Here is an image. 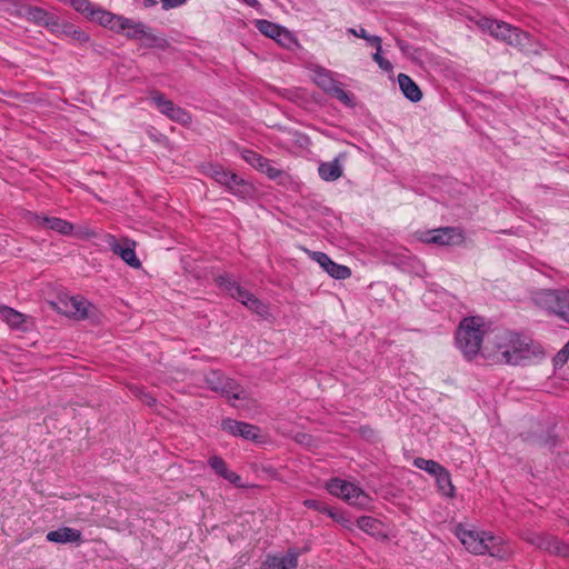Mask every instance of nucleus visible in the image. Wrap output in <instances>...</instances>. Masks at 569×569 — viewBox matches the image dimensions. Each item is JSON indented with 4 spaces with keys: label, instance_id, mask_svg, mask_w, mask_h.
Here are the masks:
<instances>
[{
    "label": "nucleus",
    "instance_id": "1",
    "mask_svg": "<svg viewBox=\"0 0 569 569\" xmlns=\"http://www.w3.org/2000/svg\"><path fill=\"white\" fill-rule=\"evenodd\" d=\"M485 350L495 361L507 365H521L543 357L539 343L527 336L506 329L493 331L487 339Z\"/></svg>",
    "mask_w": 569,
    "mask_h": 569
},
{
    "label": "nucleus",
    "instance_id": "2",
    "mask_svg": "<svg viewBox=\"0 0 569 569\" xmlns=\"http://www.w3.org/2000/svg\"><path fill=\"white\" fill-rule=\"evenodd\" d=\"M457 537L466 549L475 555H490L499 560H507L511 555L510 546L499 536L488 531L470 530L459 527Z\"/></svg>",
    "mask_w": 569,
    "mask_h": 569
},
{
    "label": "nucleus",
    "instance_id": "3",
    "mask_svg": "<svg viewBox=\"0 0 569 569\" xmlns=\"http://www.w3.org/2000/svg\"><path fill=\"white\" fill-rule=\"evenodd\" d=\"M485 332V320L481 317H466L460 321L456 341L465 357L471 359L479 353Z\"/></svg>",
    "mask_w": 569,
    "mask_h": 569
},
{
    "label": "nucleus",
    "instance_id": "4",
    "mask_svg": "<svg viewBox=\"0 0 569 569\" xmlns=\"http://www.w3.org/2000/svg\"><path fill=\"white\" fill-rule=\"evenodd\" d=\"M535 302L569 323V290L568 289H543L535 295Z\"/></svg>",
    "mask_w": 569,
    "mask_h": 569
},
{
    "label": "nucleus",
    "instance_id": "5",
    "mask_svg": "<svg viewBox=\"0 0 569 569\" xmlns=\"http://www.w3.org/2000/svg\"><path fill=\"white\" fill-rule=\"evenodd\" d=\"M326 489L330 495L359 508H366L370 501L369 496L360 487L340 478L330 479Z\"/></svg>",
    "mask_w": 569,
    "mask_h": 569
},
{
    "label": "nucleus",
    "instance_id": "6",
    "mask_svg": "<svg viewBox=\"0 0 569 569\" xmlns=\"http://www.w3.org/2000/svg\"><path fill=\"white\" fill-rule=\"evenodd\" d=\"M17 16L58 36L59 17L43 8L21 2L17 4Z\"/></svg>",
    "mask_w": 569,
    "mask_h": 569
},
{
    "label": "nucleus",
    "instance_id": "7",
    "mask_svg": "<svg viewBox=\"0 0 569 569\" xmlns=\"http://www.w3.org/2000/svg\"><path fill=\"white\" fill-rule=\"evenodd\" d=\"M149 98L158 111L169 118L171 121L177 122L183 127H190L192 123V116L186 109L177 106L172 100L168 99L164 93L159 90H151Z\"/></svg>",
    "mask_w": 569,
    "mask_h": 569
},
{
    "label": "nucleus",
    "instance_id": "8",
    "mask_svg": "<svg viewBox=\"0 0 569 569\" xmlns=\"http://www.w3.org/2000/svg\"><path fill=\"white\" fill-rule=\"evenodd\" d=\"M204 381L210 390L221 393L229 401L249 400L248 393L234 380L226 377L219 370L210 371Z\"/></svg>",
    "mask_w": 569,
    "mask_h": 569
},
{
    "label": "nucleus",
    "instance_id": "9",
    "mask_svg": "<svg viewBox=\"0 0 569 569\" xmlns=\"http://www.w3.org/2000/svg\"><path fill=\"white\" fill-rule=\"evenodd\" d=\"M525 540L537 549L555 557L569 558V543L546 532L528 533Z\"/></svg>",
    "mask_w": 569,
    "mask_h": 569
},
{
    "label": "nucleus",
    "instance_id": "10",
    "mask_svg": "<svg viewBox=\"0 0 569 569\" xmlns=\"http://www.w3.org/2000/svg\"><path fill=\"white\" fill-rule=\"evenodd\" d=\"M477 23L483 31H488L496 39L506 41L509 44L520 42V30L507 22L482 17Z\"/></svg>",
    "mask_w": 569,
    "mask_h": 569
},
{
    "label": "nucleus",
    "instance_id": "11",
    "mask_svg": "<svg viewBox=\"0 0 569 569\" xmlns=\"http://www.w3.org/2000/svg\"><path fill=\"white\" fill-rule=\"evenodd\" d=\"M465 233L458 227H442L425 233L423 241L438 246H460L465 242Z\"/></svg>",
    "mask_w": 569,
    "mask_h": 569
},
{
    "label": "nucleus",
    "instance_id": "12",
    "mask_svg": "<svg viewBox=\"0 0 569 569\" xmlns=\"http://www.w3.org/2000/svg\"><path fill=\"white\" fill-rule=\"evenodd\" d=\"M241 158L271 180H277L284 174L283 170L274 167L271 160L253 150L243 149L241 151Z\"/></svg>",
    "mask_w": 569,
    "mask_h": 569
},
{
    "label": "nucleus",
    "instance_id": "13",
    "mask_svg": "<svg viewBox=\"0 0 569 569\" xmlns=\"http://www.w3.org/2000/svg\"><path fill=\"white\" fill-rule=\"evenodd\" d=\"M148 30L149 29L144 23L133 21L132 19L126 17L122 18L121 24L119 27V33L124 32L128 39L133 40L144 38L147 40V46L151 48L158 43L159 38L156 34L150 33Z\"/></svg>",
    "mask_w": 569,
    "mask_h": 569
},
{
    "label": "nucleus",
    "instance_id": "14",
    "mask_svg": "<svg viewBox=\"0 0 569 569\" xmlns=\"http://www.w3.org/2000/svg\"><path fill=\"white\" fill-rule=\"evenodd\" d=\"M59 310L77 320H84L89 317V310L93 306L82 297H68L60 300Z\"/></svg>",
    "mask_w": 569,
    "mask_h": 569
},
{
    "label": "nucleus",
    "instance_id": "15",
    "mask_svg": "<svg viewBox=\"0 0 569 569\" xmlns=\"http://www.w3.org/2000/svg\"><path fill=\"white\" fill-rule=\"evenodd\" d=\"M108 244L112 252L119 256L127 264L132 268H140L141 261L136 256L134 242L123 239L121 242L114 236H109Z\"/></svg>",
    "mask_w": 569,
    "mask_h": 569
},
{
    "label": "nucleus",
    "instance_id": "16",
    "mask_svg": "<svg viewBox=\"0 0 569 569\" xmlns=\"http://www.w3.org/2000/svg\"><path fill=\"white\" fill-rule=\"evenodd\" d=\"M301 552L297 548L288 549L287 553L267 555L262 562V569H296Z\"/></svg>",
    "mask_w": 569,
    "mask_h": 569
},
{
    "label": "nucleus",
    "instance_id": "17",
    "mask_svg": "<svg viewBox=\"0 0 569 569\" xmlns=\"http://www.w3.org/2000/svg\"><path fill=\"white\" fill-rule=\"evenodd\" d=\"M309 256L335 279L345 280L351 276V270L347 266L336 263L325 252L309 251Z\"/></svg>",
    "mask_w": 569,
    "mask_h": 569
},
{
    "label": "nucleus",
    "instance_id": "18",
    "mask_svg": "<svg viewBox=\"0 0 569 569\" xmlns=\"http://www.w3.org/2000/svg\"><path fill=\"white\" fill-rule=\"evenodd\" d=\"M221 428L224 431H228L232 436L242 437L247 440L258 441L260 438V429L259 427L243 422L237 421L230 418L223 419L221 422Z\"/></svg>",
    "mask_w": 569,
    "mask_h": 569
},
{
    "label": "nucleus",
    "instance_id": "19",
    "mask_svg": "<svg viewBox=\"0 0 569 569\" xmlns=\"http://www.w3.org/2000/svg\"><path fill=\"white\" fill-rule=\"evenodd\" d=\"M30 222H32L39 228L50 229L62 236H69L73 232V224L58 217H48L38 213H31Z\"/></svg>",
    "mask_w": 569,
    "mask_h": 569
},
{
    "label": "nucleus",
    "instance_id": "20",
    "mask_svg": "<svg viewBox=\"0 0 569 569\" xmlns=\"http://www.w3.org/2000/svg\"><path fill=\"white\" fill-rule=\"evenodd\" d=\"M47 540L56 543H81V531L70 527H61L47 533Z\"/></svg>",
    "mask_w": 569,
    "mask_h": 569
},
{
    "label": "nucleus",
    "instance_id": "21",
    "mask_svg": "<svg viewBox=\"0 0 569 569\" xmlns=\"http://www.w3.org/2000/svg\"><path fill=\"white\" fill-rule=\"evenodd\" d=\"M224 188L240 199H246L253 192V186L234 172H231Z\"/></svg>",
    "mask_w": 569,
    "mask_h": 569
},
{
    "label": "nucleus",
    "instance_id": "22",
    "mask_svg": "<svg viewBox=\"0 0 569 569\" xmlns=\"http://www.w3.org/2000/svg\"><path fill=\"white\" fill-rule=\"evenodd\" d=\"M122 18L123 16L114 14L98 6L90 20L99 23L104 28H108L113 32L119 33V27L121 24Z\"/></svg>",
    "mask_w": 569,
    "mask_h": 569
},
{
    "label": "nucleus",
    "instance_id": "23",
    "mask_svg": "<svg viewBox=\"0 0 569 569\" xmlns=\"http://www.w3.org/2000/svg\"><path fill=\"white\" fill-rule=\"evenodd\" d=\"M208 465L210 468L221 478L226 479L230 483H233L237 487H242L240 483V476L236 472L229 470L226 461L219 456H212L208 460Z\"/></svg>",
    "mask_w": 569,
    "mask_h": 569
},
{
    "label": "nucleus",
    "instance_id": "24",
    "mask_svg": "<svg viewBox=\"0 0 569 569\" xmlns=\"http://www.w3.org/2000/svg\"><path fill=\"white\" fill-rule=\"evenodd\" d=\"M398 83L401 92L408 100L418 102L422 99V92L420 88L408 74L399 73Z\"/></svg>",
    "mask_w": 569,
    "mask_h": 569
},
{
    "label": "nucleus",
    "instance_id": "25",
    "mask_svg": "<svg viewBox=\"0 0 569 569\" xmlns=\"http://www.w3.org/2000/svg\"><path fill=\"white\" fill-rule=\"evenodd\" d=\"M58 34H63L66 37L71 38L76 43L83 44L90 40V36L82 30L80 27L70 23V22H61L59 20V32Z\"/></svg>",
    "mask_w": 569,
    "mask_h": 569
},
{
    "label": "nucleus",
    "instance_id": "26",
    "mask_svg": "<svg viewBox=\"0 0 569 569\" xmlns=\"http://www.w3.org/2000/svg\"><path fill=\"white\" fill-rule=\"evenodd\" d=\"M342 167L338 159L328 162H321L318 167V173L325 181H336L342 176Z\"/></svg>",
    "mask_w": 569,
    "mask_h": 569
},
{
    "label": "nucleus",
    "instance_id": "27",
    "mask_svg": "<svg viewBox=\"0 0 569 569\" xmlns=\"http://www.w3.org/2000/svg\"><path fill=\"white\" fill-rule=\"evenodd\" d=\"M0 317L11 328L21 329L26 322L27 317L8 306H0Z\"/></svg>",
    "mask_w": 569,
    "mask_h": 569
},
{
    "label": "nucleus",
    "instance_id": "28",
    "mask_svg": "<svg viewBox=\"0 0 569 569\" xmlns=\"http://www.w3.org/2000/svg\"><path fill=\"white\" fill-rule=\"evenodd\" d=\"M281 48L293 51L300 48V42L296 34L284 27H280L276 38L273 39Z\"/></svg>",
    "mask_w": 569,
    "mask_h": 569
},
{
    "label": "nucleus",
    "instance_id": "29",
    "mask_svg": "<svg viewBox=\"0 0 569 569\" xmlns=\"http://www.w3.org/2000/svg\"><path fill=\"white\" fill-rule=\"evenodd\" d=\"M435 478L439 492L446 497L453 498L456 488L452 483L450 472L443 468Z\"/></svg>",
    "mask_w": 569,
    "mask_h": 569
},
{
    "label": "nucleus",
    "instance_id": "30",
    "mask_svg": "<svg viewBox=\"0 0 569 569\" xmlns=\"http://www.w3.org/2000/svg\"><path fill=\"white\" fill-rule=\"evenodd\" d=\"M357 526L363 532L370 536H376L380 533L381 521L371 516H361L357 519Z\"/></svg>",
    "mask_w": 569,
    "mask_h": 569
},
{
    "label": "nucleus",
    "instance_id": "31",
    "mask_svg": "<svg viewBox=\"0 0 569 569\" xmlns=\"http://www.w3.org/2000/svg\"><path fill=\"white\" fill-rule=\"evenodd\" d=\"M315 82L327 93L332 88V86H335L337 80L333 79L331 71L325 68H318L315 71Z\"/></svg>",
    "mask_w": 569,
    "mask_h": 569
},
{
    "label": "nucleus",
    "instance_id": "32",
    "mask_svg": "<svg viewBox=\"0 0 569 569\" xmlns=\"http://www.w3.org/2000/svg\"><path fill=\"white\" fill-rule=\"evenodd\" d=\"M231 172L232 171L226 169L220 164H209L206 168V174L223 187L227 180L229 179Z\"/></svg>",
    "mask_w": 569,
    "mask_h": 569
},
{
    "label": "nucleus",
    "instance_id": "33",
    "mask_svg": "<svg viewBox=\"0 0 569 569\" xmlns=\"http://www.w3.org/2000/svg\"><path fill=\"white\" fill-rule=\"evenodd\" d=\"M254 27L261 34L273 40L281 26L266 19H257Z\"/></svg>",
    "mask_w": 569,
    "mask_h": 569
},
{
    "label": "nucleus",
    "instance_id": "34",
    "mask_svg": "<svg viewBox=\"0 0 569 569\" xmlns=\"http://www.w3.org/2000/svg\"><path fill=\"white\" fill-rule=\"evenodd\" d=\"M413 466L420 470L428 472L433 477H436L445 468L435 460H429L421 457H418L413 460Z\"/></svg>",
    "mask_w": 569,
    "mask_h": 569
},
{
    "label": "nucleus",
    "instance_id": "35",
    "mask_svg": "<svg viewBox=\"0 0 569 569\" xmlns=\"http://www.w3.org/2000/svg\"><path fill=\"white\" fill-rule=\"evenodd\" d=\"M217 286L227 291L232 297L241 287L239 282L230 274H221L216 278Z\"/></svg>",
    "mask_w": 569,
    "mask_h": 569
},
{
    "label": "nucleus",
    "instance_id": "36",
    "mask_svg": "<svg viewBox=\"0 0 569 569\" xmlns=\"http://www.w3.org/2000/svg\"><path fill=\"white\" fill-rule=\"evenodd\" d=\"M69 3L77 12L84 16L89 20L98 7L89 0H69Z\"/></svg>",
    "mask_w": 569,
    "mask_h": 569
},
{
    "label": "nucleus",
    "instance_id": "37",
    "mask_svg": "<svg viewBox=\"0 0 569 569\" xmlns=\"http://www.w3.org/2000/svg\"><path fill=\"white\" fill-rule=\"evenodd\" d=\"M347 32L352 34V36H355V37L365 39L371 46H375L376 50H378V51L382 50V46H381L382 40H381V38L378 37V36H370V34H368L365 28H359V29L348 28Z\"/></svg>",
    "mask_w": 569,
    "mask_h": 569
},
{
    "label": "nucleus",
    "instance_id": "38",
    "mask_svg": "<svg viewBox=\"0 0 569 569\" xmlns=\"http://www.w3.org/2000/svg\"><path fill=\"white\" fill-rule=\"evenodd\" d=\"M331 97L336 98L340 102H342L346 106L351 104V97L350 94L342 88V83L337 81L335 86L327 92Z\"/></svg>",
    "mask_w": 569,
    "mask_h": 569
},
{
    "label": "nucleus",
    "instance_id": "39",
    "mask_svg": "<svg viewBox=\"0 0 569 569\" xmlns=\"http://www.w3.org/2000/svg\"><path fill=\"white\" fill-rule=\"evenodd\" d=\"M244 306L260 316L266 315L268 311L267 306L261 300H259L253 293L248 301H244Z\"/></svg>",
    "mask_w": 569,
    "mask_h": 569
},
{
    "label": "nucleus",
    "instance_id": "40",
    "mask_svg": "<svg viewBox=\"0 0 569 569\" xmlns=\"http://www.w3.org/2000/svg\"><path fill=\"white\" fill-rule=\"evenodd\" d=\"M372 59L375 60V62L378 63V66L385 70V71H391L392 70V63L387 60L386 58H383L381 56V51H376L373 54H372Z\"/></svg>",
    "mask_w": 569,
    "mask_h": 569
},
{
    "label": "nucleus",
    "instance_id": "41",
    "mask_svg": "<svg viewBox=\"0 0 569 569\" xmlns=\"http://www.w3.org/2000/svg\"><path fill=\"white\" fill-rule=\"evenodd\" d=\"M303 505L307 508L313 509L321 513H325L327 511V507H328V505H326L325 502H322L320 500H316V499H307L303 501Z\"/></svg>",
    "mask_w": 569,
    "mask_h": 569
},
{
    "label": "nucleus",
    "instance_id": "42",
    "mask_svg": "<svg viewBox=\"0 0 569 569\" xmlns=\"http://www.w3.org/2000/svg\"><path fill=\"white\" fill-rule=\"evenodd\" d=\"M569 359V352L565 349H561L557 352V355L553 357V365L555 367H562Z\"/></svg>",
    "mask_w": 569,
    "mask_h": 569
},
{
    "label": "nucleus",
    "instance_id": "43",
    "mask_svg": "<svg viewBox=\"0 0 569 569\" xmlns=\"http://www.w3.org/2000/svg\"><path fill=\"white\" fill-rule=\"evenodd\" d=\"M251 296L252 293L250 291H248L243 287H240L232 296V298L240 301L244 306V301H248Z\"/></svg>",
    "mask_w": 569,
    "mask_h": 569
},
{
    "label": "nucleus",
    "instance_id": "44",
    "mask_svg": "<svg viewBox=\"0 0 569 569\" xmlns=\"http://www.w3.org/2000/svg\"><path fill=\"white\" fill-rule=\"evenodd\" d=\"M187 0H161L162 9L169 10L183 6Z\"/></svg>",
    "mask_w": 569,
    "mask_h": 569
},
{
    "label": "nucleus",
    "instance_id": "45",
    "mask_svg": "<svg viewBox=\"0 0 569 569\" xmlns=\"http://www.w3.org/2000/svg\"><path fill=\"white\" fill-rule=\"evenodd\" d=\"M325 513L328 515L336 522L342 516V511H339V510H337L335 508H331L329 506L327 507V511Z\"/></svg>",
    "mask_w": 569,
    "mask_h": 569
},
{
    "label": "nucleus",
    "instance_id": "46",
    "mask_svg": "<svg viewBox=\"0 0 569 569\" xmlns=\"http://www.w3.org/2000/svg\"><path fill=\"white\" fill-rule=\"evenodd\" d=\"M337 522L347 529H351L352 522L345 512H342V516L338 519Z\"/></svg>",
    "mask_w": 569,
    "mask_h": 569
},
{
    "label": "nucleus",
    "instance_id": "47",
    "mask_svg": "<svg viewBox=\"0 0 569 569\" xmlns=\"http://www.w3.org/2000/svg\"><path fill=\"white\" fill-rule=\"evenodd\" d=\"M141 400L148 406H152L156 403V399L152 396H150L149 393H144V392H141Z\"/></svg>",
    "mask_w": 569,
    "mask_h": 569
},
{
    "label": "nucleus",
    "instance_id": "48",
    "mask_svg": "<svg viewBox=\"0 0 569 569\" xmlns=\"http://www.w3.org/2000/svg\"><path fill=\"white\" fill-rule=\"evenodd\" d=\"M146 7H153L158 3V0H143Z\"/></svg>",
    "mask_w": 569,
    "mask_h": 569
},
{
    "label": "nucleus",
    "instance_id": "49",
    "mask_svg": "<svg viewBox=\"0 0 569 569\" xmlns=\"http://www.w3.org/2000/svg\"><path fill=\"white\" fill-rule=\"evenodd\" d=\"M562 349L569 352V341L562 347Z\"/></svg>",
    "mask_w": 569,
    "mask_h": 569
},
{
    "label": "nucleus",
    "instance_id": "50",
    "mask_svg": "<svg viewBox=\"0 0 569 569\" xmlns=\"http://www.w3.org/2000/svg\"><path fill=\"white\" fill-rule=\"evenodd\" d=\"M562 349L569 352V341L562 347Z\"/></svg>",
    "mask_w": 569,
    "mask_h": 569
}]
</instances>
